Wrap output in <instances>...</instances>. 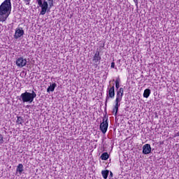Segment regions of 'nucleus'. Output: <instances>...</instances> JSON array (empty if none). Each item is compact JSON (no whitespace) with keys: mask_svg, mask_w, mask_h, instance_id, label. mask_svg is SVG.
Wrapping results in <instances>:
<instances>
[{"mask_svg":"<svg viewBox=\"0 0 179 179\" xmlns=\"http://www.w3.org/2000/svg\"><path fill=\"white\" fill-rule=\"evenodd\" d=\"M10 12H12V3L10 0H5L0 5V22L1 23H5L8 20Z\"/></svg>","mask_w":179,"mask_h":179,"instance_id":"1","label":"nucleus"},{"mask_svg":"<svg viewBox=\"0 0 179 179\" xmlns=\"http://www.w3.org/2000/svg\"><path fill=\"white\" fill-rule=\"evenodd\" d=\"M124 96V88L120 87L116 94V99L115 100V106L113 108V113H115V115H117L118 113V108H120V106H121V101H122V97Z\"/></svg>","mask_w":179,"mask_h":179,"instance_id":"2","label":"nucleus"},{"mask_svg":"<svg viewBox=\"0 0 179 179\" xmlns=\"http://www.w3.org/2000/svg\"><path fill=\"white\" fill-rule=\"evenodd\" d=\"M36 97H37V94L34 91H32L31 93L26 91L20 95V99L22 103H29V104L34 101V99H36Z\"/></svg>","mask_w":179,"mask_h":179,"instance_id":"3","label":"nucleus"},{"mask_svg":"<svg viewBox=\"0 0 179 179\" xmlns=\"http://www.w3.org/2000/svg\"><path fill=\"white\" fill-rule=\"evenodd\" d=\"M38 5L41 8V10L40 15H44L47 13L48 9V3L45 0H37Z\"/></svg>","mask_w":179,"mask_h":179,"instance_id":"4","label":"nucleus"},{"mask_svg":"<svg viewBox=\"0 0 179 179\" xmlns=\"http://www.w3.org/2000/svg\"><path fill=\"white\" fill-rule=\"evenodd\" d=\"M115 96V90L114 88V85H113L112 87H108L106 101H108L110 99H114Z\"/></svg>","mask_w":179,"mask_h":179,"instance_id":"5","label":"nucleus"},{"mask_svg":"<svg viewBox=\"0 0 179 179\" xmlns=\"http://www.w3.org/2000/svg\"><path fill=\"white\" fill-rule=\"evenodd\" d=\"M100 129L102 134H106L107 132V129H108V120L103 119V122L100 124Z\"/></svg>","mask_w":179,"mask_h":179,"instance_id":"6","label":"nucleus"},{"mask_svg":"<svg viewBox=\"0 0 179 179\" xmlns=\"http://www.w3.org/2000/svg\"><path fill=\"white\" fill-rule=\"evenodd\" d=\"M24 34V30L22 27H17L15 29V32L14 34V38L17 40V38H20V37H23Z\"/></svg>","mask_w":179,"mask_h":179,"instance_id":"7","label":"nucleus"},{"mask_svg":"<svg viewBox=\"0 0 179 179\" xmlns=\"http://www.w3.org/2000/svg\"><path fill=\"white\" fill-rule=\"evenodd\" d=\"M27 64V59L24 57H18L16 60V65L19 66V68H23V66H26Z\"/></svg>","mask_w":179,"mask_h":179,"instance_id":"8","label":"nucleus"},{"mask_svg":"<svg viewBox=\"0 0 179 179\" xmlns=\"http://www.w3.org/2000/svg\"><path fill=\"white\" fill-rule=\"evenodd\" d=\"M152 152V147H150V144H145L143 146V155H149Z\"/></svg>","mask_w":179,"mask_h":179,"instance_id":"9","label":"nucleus"},{"mask_svg":"<svg viewBox=\"0 0 179 179\" xmlns=\"http://www.w3.org/2000/svg\"><path fill=\"white\" fill-rule=\"evenodd\" d=\"M101 59V57H100V52H96L93 57V61L96 65H99L100 64V60Z\"/></svg>","mask_w":179,"mask_h":179,"instance_id":"10","label":"nucleus"},{"mask_svg":"<svg viewBox=\"0 0 179 179\" xmlns=\"http://www.w3.org/2000/svg\"><path fill=\"white\" fill-rule=\"evenodd\" d=\"M23 164H19L17 166L16 169V173L17 174V173L20 174V176L22 175V173H23V171H24V169H23Z\"/></svg>","mask_w":179,"mask_h":179,"instance_id":"11","label":"nucleus"},{"mask_svg":"<svg viewBox=\"0 0 179 179\" xmlns=\"http://www.w3.org/2000/svg\"><path fill=\"white\" fill-rule=\"evenodd\" d=\"M57 87V83H53L52 84H50V85L49 86V87H48L47 89V92H54V90H55V88Z\"/></svg>","mask_w":179,"mask_h":179,"instance_id":"12","label":"nucleus"},{"mask_svg":"<svg viewBox=\"0 0 179 179\" xmlns=\"http://www.w3.org/2000/svg\"><path fill=\"white\" fill-rule=\"evenodd\" d=\"M150 96V90L149 89L145 90L143 93V97H145V99H148V97H149Z\"/></svg>","mask_w":179,"mask_h":179,"instance_id":"13","label":"nucleus"},{"mask_svg":"<svg viewBox=\"0 0 179 179\" xmlns=\"http://www.w3.org/2000/svg\"><path fill=\"white\" fill-rule=\"evenodd\" d=\"M110 173V171H108V170L106 171H101V174H102V177L104 179H107V177H108V173Z\"/></svg>","mask_w":179,"mask_h":179,"instance_id":"14","label":"nucleus"},{"mask_svg":"<svg viewBox=\"0 0 179 179\" xmlns=\"http://www.w3.org/2000/svg\"><path fill=\"white\" fill-rule=\"evenodd\" d=\"M101 160H107L108 159V153L103 152L101 156Z\"/></svg>","mask_w":179,"mask_h":179,"instance_id":"15","label":"nucleus"},{"mask_svg":"<svg viewBox=\"0 0 179 179\" xmlns=\"http://www.w3.org/2000/svg\"><path fill=\"white\" fill-rule=\"evenodd\" d=\"M16 122L19 125H22V124H23V117H22L20 116L17 117Z\"/></svg>","mask_w":179,"mask_h":179,"instance_id":"16","label":"nucleus"},{"mask_svg":"<svg viewBox=\"0 0 179 179\" xmlns=\"http://www.w3.org/2000/svg\"><path fill=\"white\" fill-rule=\"evenodd\" d=\"M115 87L116 89H120V80H115Z\"/></svg>","mask_w":179,"mask_h":179,"instance_id":"17","label":"nucleus"},{"mask_svg":"<svg viewBox=\"0 0 179 179\" xmlns=\"http://www.w3.org/2000/svg\"><path fill=\"white\" fill-rule=\"evenodd\" d=\"M0 143H3V136L0 134Z\"/></svg>","mask_w":179,"mask_h":179,"instance_id":"18","label":"nucleus"},{"mask_svg":"<svg viewBox=\"0 0 179 179\" xmlns=\"http://www.w3.org/2000/svg\"><path fill=\"white\" fill-rule=\"evenodd\" d=\"M110 67L113 68V69L115 68V63L112 62L111 65H110Z\"/></svg>","mask_w":179,"mask_h":179,"instance_id":"19","label":"nucleus"},{"mask_svg":"<svg viewBox=\"0 0 179 179\" xmlns=\"http://www.w3.org/2000/svg\"><path fill=\"white\" fill-rule=\"evenodd\" d=\"M26 5H29V2H30V0H25Z\"/></svg>","mask_w":179,"mask_h":179,"instance_id":"20","label":"nucleus"},{"mask_svg":"<svg viewBox=\"0 0 179 179\" xmlns=\"http://www.w3.org/2000/svg\"><path fill=\"white\" fill-rule=\"evenodd\" d=\"M109 177L111 178L113 177V172H110V176Z\"/></svg>","mask_w":179,"mask_h":179,"instance_id":"21","label":"nucleus"},{"mask_svg":"<svg viewBox=\"0 0 179 179\" xmlns=\"http://www.w3.org/2000/svg\"><path fill=\"white\" fill-rule=\"evenodd\" d=\"M134 1L135 2V3H136V5H138V0H134Z\"/></svg>","mask_w":179,"mask_h":179,"instance_id":"22","label":"nucleus"},{"mask_svg":"<svg viewBox=\"0 0 179 179\" xmlns=\"http://www.w3.org/2000/svg\"><path fill=\"white\" fill-rule=\"evenodd\" d=\"M48 1H51V0H48Z\"/></svg>","mask_w":179,"mask_h":179,"instance_id":"23","label":"nucleus"}]
</instances>
